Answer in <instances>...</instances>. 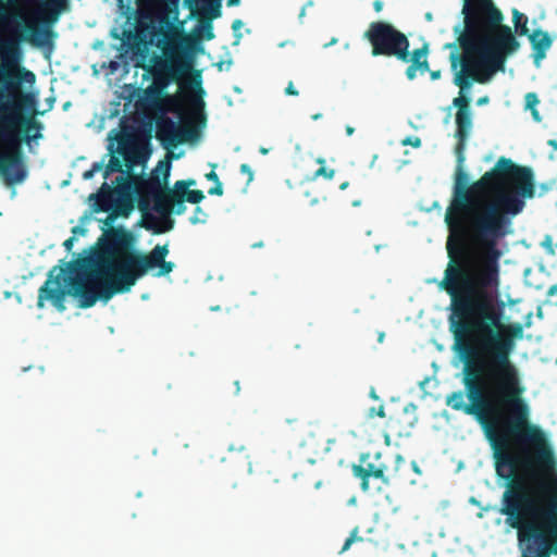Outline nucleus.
I'll return each instance as SVG.
<instances>
[{"label":"nucleus","mask_w":557,"mask_h":557,"mask_svg":"<svg viewBox=\"0 0 557 557\" xmlns=\"http://www.w3.org/2000/svg\"><path fill=\"white\" fill-rule=\"evenodd\" d=\"M371 396H372L373 398H376V395H375V393H374V392H371Z\"/></svg>","instance_id":"473e14b6"},{"label":"nucleus","mask_w":557,"mask_h":557,"mask_svg":"<svg viewBox=\"0 0 557 557\" xmlns=\"http://www.w3.org/2000/svg\"><path fill=\"white\" fill-rule=\"evenodd\" d=\"M431 77H432L433 79H437V78L440 77V72H432V73H431Z\"/></svg>","instance_id":"5701e85b"},{"label":"nucleus","mask_w":557,"mask_h":557,"mask_svg":"<svg viewBox=\"0 0 557 557\" xmlns=\"http://www.w3.org/2000/svg\"><path fill=\"white\" fill-rule=\"evenodd\" d=\"M428 20H432V15L430 13L426 14Z\"/></svg>","instance_id":"7c9ffc66"},{"label":"nucleus","mask_w":557,"mask_h":557,"mask_svg":"<svg viewBox=\"0 0 557 557\" xmlns=\"http://www.w3.org/2000/svg\"><path fill=\"white\" fill-rule=\"evenodd\" d=\"M377 416L384 417V409H383V407H381L380 410L377 411Z\"/></svg>","instance_id":"a878e982"},{"label":"nucleus","mask_w":557,"mask_h":557,"mask_svg":"<svg viewBox=\"0 0 557 557\" xmlns=\"http://www.w3.org/2000/svg\"><path fill=\"white\" fill-rule=\"evenodd\" d=\"M334 175H335L334 170H327L324 166H321L315 173V176H325L326 178H333Z\"/></svg>","instance_id":"f3484780"},{"label":"nucleus","mask_w":557,"mask_h":557,"mask_svg":"<svg viewBox=\"0 0 557 557\" xmlns=\"http://www.w3.org/2000/svg\"><path fill=\"white\" fill-rule=\"evenodd\" d=\"M451 65L454 69L457 67V59L456 58L453 59Z\"/></svg>","instance_id":"bb28decb"},{"label":"nucleus","mask_w":557,"mask_h":557,"mask_svg":"<svg viewBox=\"0 0 557 557\" xmlns=\"http://www.w3.org/2000/svg\"><path fill=\"white\" fill-rule=\"evenodd\" d=\"M355 541V535L352 534L345 543L342 552H345L349 548V546L351 545V543Z\"/></svg>","instance_id":"6ab92c4d"},{"label":"nucleus","mask_w":557,"mask_h":557,"mask_svg":"<svg viewBox=\"0 0 557 557\" xmlns=\"http://www.w3.org/2000/svg\"><path fill=\"white\" fill-rule=\"evenodd\" d=\"M530 40L532 42L534 50L536 51L534 54V61L536 65L540 66V63L544 58V52L550 47L552 40L549 36L542 30L534 32L530 36Z\"/></svg>","instance_id":"9d476101"},{"label":"nucleus","mask_w":557,"mask_h":557,"mask_svg":"<svg viewBox=\"0 0 557 557\" xmlns=\"http://www.w3.org/2000/svg\"><path fill=\"white\" fill-rule=\"evenodd\" d=\"M286 92L288 95H297L298 94L297 90L294 88V85L292 83L287 86Z\"/></svg>","instance_id":"aec40b11"},{"label":"nucleus","mask_w":557,"mask_h":557,"mask_svg":"<svg viewBox=\"0 0 557 557\" xmlns=\"http://www.w3.org/2000/svg\"><path fill=\"white\" fill-rule=\"evenodd\" d=\"M239 25H240V22H239V21H236V22L234 23V27H239Z\"/></svg>","instance_id":"c85d7f7f"},{"label":"nucleus","mask_w":557,"mask_h":557,"mask_svg":"<svg viewBox=\"0 0 557 557\" xmlns=\"http://www.w3.org/2000/svg\"><path fill=\"white\" fill-rule=\"evenodd\" d=\"M186 39L183 34V23H165L160 27L154 44L162 51L165 62L154 74L153 87L158 91L165 88L174 79L181 59V46Z\"/></svg>","instance_id":"0eeeda50"},{"label":"nucleus","mask_w":557,"mask_h":557,"mask_svg":"<svg viewBox=\"0 0 557 557\" xmlns=\"http://www.w3.org/2000/svg\"><path fill=\"white\" fill-rule=\"evenodd\" d=\"M239 0H228L227 3L228 5H235V4H238Z\"/></svg>","instance_id":"b1692460"},{"label":"nucleus","mask_w":557,"mask_h":557,"mask_svg":"<svg viewBox=\"0 0 557 557\" xmlns=\"http://www.w3.org/2000/svg\"><path fill=\"white\" fill-rule=\"evenodd\" d=\"M206 177L210 181H213L216 183V187L211 189L209 193L210 194H215V195H221L222 194V185L221 183L219 182V178H218V175L214 171H211L210 173H208L206 175Z\"/></svg>","instance_id":"2eb2a0df"},{"label":"nucleus","mask_w":557,"mask_h":557,"mask_svg":"<svg viewBox=\"0 0 557 557\" xmlns=\"http://www.w3.org/2000/svg\"><path fill=\"white\" fill-rule=\"evenodd\" d=\"M170 171L171 164L169 162H160L153 171L149 185L153 199V213L147 214L146 224L156 233H164L172 228L173 221L170 219V213L175 203H178L182 208L184 200L197 203L203 198L201 191L189 189V186L195 185L194 181H180L175 183L172 189H168ZM177 212H181V209Z\"/></svg>","instance_id":"20e7f679"},{"label":"nucleus","mask_w":557,"mask_h":557,"mask_svg":"<svg viewBox=\"0 0 557 557\" xmlns=\"http://www.w3.org/2000/svg\"><path fill=\"white\" fill-rule=\"evenodd\" d=\"M534 196V183H473L456 186L445 221L447 250L455 262L446 270L445 288L457 322L454 334L465 356L463 393L447 404L476 417L497 459V473L530 484L507 499L504 512L518 529L522 557L557 554V472L549 435L530 421L520 396V372L510 355L521 331L504 321L499 300V259L510 216Z\"/></svg>","instance_id":"f257e3e1"},{"label":"nucleus","mask_w":557,"mask_h":557,"mask_svg":"<svg viewBox=\"0 0 557 557\" xmlns=\"http://www.w3.org/2000/svg\"><path fill=\"white\" fill-rule=\"evenodd\" d=\"M539 102H540V100L535 94L529 92L525 95V109L531 111L532 116L536 122H540L542 120L541 115L536 109V106L539 104Z\"/></svg>","instance_id":"f8f14e48"},{"label":"nucleus","mask_w":557,"mask_h":557,"mask_svg":"<svg viewBox=\"0 0 557 557\" xmlns=\"http://www.w3.org/2000/svg\"><path fill=\"white\" fill-rule=\"evenodd\" d=\"M403 145H405V146L410 145V146L417 148V147H420L421 140L418 137H408L403 140Z\"/></svg>","instance_id":"a211bd4d"},{"label":"nucleus","mask_w":557,"mask_h":557,"mask_svg":"<svg viewBox=\"0 0 557 557\" xmlns=\"http://www.w3.org/2000/svg\"><path fill=\"white\" fill-rule=\"evenodd\" d=\"M374 7H375V10H376V11H380V10L382 9V3H381L380 1H376V2L374 3Z\"/></svg>","instance_id":"4be33fe9"},{"label":"nucleus","mask_w":557,"mask_h":557,"mask_svg":"<svg viewBox=\"0 0 557 557\" xmlns=\"http://www.w3.org/2000/svg\"><path fill=\"white\" fill-rule=\"evenodd\" d=\"M17 164V144L12 138L0 136V170L11 175L10 168Z\"/></svg>","instance_id":"1a4fd4ad"},{"label":"nucleus","mask_w":557,"mask_h":557,"mask_svg":"<svg viewBox=\"0 0 557 557\" xmlns=\"http://www.w3.org/2000/svg\"><path fill=\"white\" fill-rule=\"evenodd\" d=\"M462 13L466 28L460 37L461 65L454 77L460 88L459 97L454 99V106L459 108L456 123L460 145L472 125L469 99L463 94L471 88L469 78L480 84L488 83L497 72L504 71L506 60L520 46L492 0H465Z\"/></svg>","instance_id":"f03ea898"},{"label":"nucleus","mask_w":557,"mask_h":557,"mask_svg":"<svg viewBox=\"0 0 557 557\" xmlns=\"http://www.w3.org/2000/svg\"><path fill=\"white\" fill-rule=\"evenodd\" d=\"M50 285H51V282L48 281L45 284V286L41 287V289H40L39 298H38V306L40 308L44 307L46 300H53L54 299L53 290L50 287Z\"/></svg>","instance_id":"4468645a"},{"label":"nucleus","mask_w":557,"mask_h":557,"mask_svg":"<svg viewBox=\"0 0 557 557\" xmlns=\"http://www.w3.org/2000/svg\"><path fill=\"white\" fill-rule=\"evenodd\" d=\"M367 35L373 46V54H393L404 61L411 62V65L407 70V75L410 79L414 78L418 73L428 71L426 48L422 47L416 50L411 58L408 59L407 38L395 30L391 25L384 23L373 24Z\"/></svg>","instance_id":"39448f33"},{"label":"nucleus","mask_w":557,"mask_h":557,"mask_svg":"<svg viewBox=\"0 0 557 557\" xmlns=\"http://www.w3.org/2000/svg\"><path fill=\"white\" fill-rule=\"evenodd\" d=\"M487 102H488V98H487V97H483V98H480V99L478 100V104H479V106H483V104H485V103H487Z\"/></svg>","instance_id":"412c9836"},{"label":"nucleus","mask_w":557,"mask_h":557,"mask_svg":"<svg viewBox=\"0 0 557 557\" xmlns=\"http://www.w3.org/2000/svg\"><path fill=\"white\" fill-rule=\"evenodd\" d=\"M65 245L66 246L71 245V240H66Z\"/></svg>","instance_id":"72a5a7b5"},{"label":"nucleus","mask_w":557,"mask_h":557,"mask_svg":"<svg viewBox=\"0 0 557 557\" xmlns=\"http://www.w3.org/2000/svg\"><path fill=\"white\" fill-rule=\"evenodd\" d=\"M347 187H348V183H347V182H346V183H343V184L341 185V189H346Z\"/></svg>","instance_id":"cd10ccee"},{"label":"nucleus","mask_w":557,"mask_h":557,"mask_svg":"<svg viewBox=\"0 0 557 557\" xmlns=\"http://www.w3.org/2000/svg\"><path fill=\"white\" fill-rule=\"evenodd\" d=\"M42 4L45 10L54 12L65 5V0H44ZM0 10L20 33L36 30L42 13L39 0H0Z\"/></svg>","instance_id":"6e6552de"},{"label":"nucleus","mask_w":557,"mask_h":557,"mask_svg":"<svg viewBox=\"0 0 557 557\" xmlns=\"http://www.w3.org/2000/svg\"><path fill=\"white\" fill-rule=\"evenodd\" d=\"M512 22L517 34L524 35L528 33V17L524 14L520 13L518 10H513Z\"/></svg>","instance_id":"9b49d317"},{"label":"nucleus","mask_w":557,"mask_h":557,"mask_svg":"<svg viewBox=\"0 0 557 557\" xmlns=\"http://www.w3.org/2000/svg\"><path fill=\"white\" fill-rule=\"evenodd\" d=\"M318 162H319L320 164H323V163H324V160L319 159V160H318Z\"/></svg>","instance_id":"2f4dec72"},{"label":"nucleus","mask_w":557,"mask_h":557,"mask_svg":"<svg viewBox=\"0 0 557 557\" xmlns=\"http://www.w3.org/2000/svg\"><path fill=\"white\" fill-rule=\"evenodd\" d=\"M160 109L164 112L176 113L180 125L169 121V125L160 127L159 133L171 143L193 140L198 136V126L202 123V113L197 101L184 108L178 95L165 96L160 100Z\"/></svg>","instance_id":"423d86ee"},{"label":"nucleus","mask_w":557,"mask_h":557,"mask_svg":"<svg viewBox=\"0 0 557 557\" xmlns=\"http://www.w3.org/2000/svg\"><path fill=\"white\" fill-rule=\"evenodd\" d=\"M203 2V11L209 17H218L220 15L221 0H200Z\"/></svg>","instance_id":"ddd939ff"},{"label":"nucleus","mask_w":557,"mask_h":557,"mask_svg":"<svg viewBox=\"0 0 557 557\" xmlns=\"http://www.w3.org/2000/svg\"><path fill=\"white\" fill-rule=\"evenodd\" d=\"M239 25H240V22H239V21H236V22L234 23V27H239Z\"/></svg>","instance_id":"c756f323"},{"label":"nucleus","mask_w":557,"mask_h":557,"mask_svg":"<svg viewBox=\"0 0 557 557\" xmlns=\"http://www.w3.org/2000/svg\"><path fill=\"white\" fill-rule=\"evenodd\" d=\"M346 132H347V134H348V135H351V134L354 133V128H352V127H350V126H348V127L346 128Z\"/></svg>","instance_id":"393cba45"},{"label":"nucleus","mask_w":557,"mask_h":557,"mask_svg":"<svg viewBox=\"0 0 557 557\" xmlns=\"http://www.w3.org/2000/svg\"><path fill=\"white\" fill-rule=\"evenodd\" d=\"M168 253L166 246H156L148 256H141L112 242L102 249L100 270L79 278L71 293L81 307H90L98 298L109 299L115 293L129 290L148 270H158L157 275L170 273L173 264L165 261Z\"/></svg>","instance_id":"7ed1b4c3"},{"label":"nucleus","mask_w":557,"mask_h":557,"mask_svg":"<svg viewBox=\"0 0 557 557\" xmlns=\"http://www.w3.org/2000/svg\"><path fill=\"white\" fill-rule=\"evenodd\" d=\"M382 474H383L382 470H375V471H368V470H366V478L362 481V488L363 490H368L369 488V486H368V478L369 476L380 478V476H382Z\"/></svg>","instance_id":"dca6fc26"}]
</instances>
